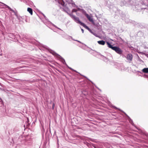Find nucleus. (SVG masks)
<instances>
[{
  "mask_svg": "<svg viewBox=\"0 0 148 148\" xmlns=\"http://www.w3.org/2000/svg\"><path fill=\"white\" fill-rule=\"evenodd\" d=\"M51 53H52V54L53 55H55L56 56L58 57L60 59L61 61L64 64H66V65L68 67V68L70 69L71 70L73 71H75L76 72H77V71L72 68L68 66V65H67L66 63L65 62V60L64 59H63L61 56L59 55H58V54L56 53L55 52L52 51V52H51Z\"/></svg>",
  "mask_w": 148,
  "mask_h": 148,
  "instance_id": "1",
  "label": "nucleus"
},
{
  "mask_svg": "<svg viewBox=\"0 0 148 148\" xmlns=\"http://www.w3.org/2000/svg\"><path fill=\"white\" fill-rule=\"evenodd\" d=\"M69 15L70 17L75 21L77 23L80 24L81 25L83 23L82 22L79 20V18L78 17H76L75 15L72 14H69Z\"/></svg>",
  "mask_w": 148,
  "mask_h": 148,
  "instance_id": "2",
  "label": "nucleus"
},
{
  "mask_svg": "<svg viewBox=\"0 0 148 148\" xmlns=\"http://www.w3.org/2000/svg\"><path fill=\"white\" fill-rule=\"evenodd\" d=\"M113 50L120 55H121L122 54L123 51L118 47L115 46Z\"/></svg>",
  "mask_w": 148,
  "mask_h": 148,
  "instance_id": "3",
  "label": "nucleus"
},
{
  "mask_svg": "<svg viewBox=\"0 0 148 148\" xmlns=\"http://www.w3.org/2000/svg\"><path fill=\"white\" fill-rule=\"evenodd\" d=\"M68 3H70L71 0H64ZM57 2L59 4H60L61 5L64 6L65 4V3L64 1V0H57Z\"/></svg>",
  "mask_w": 148,
  "mask_h": 148,
  "instance_id": "4",
  "label": "nucleus"
},
{
  "mask_svg": "<svg viewBox=\"0 0 148 148\" xmlns=\"http://www.w3.org/2000/svg\"><path fill=\"white\" fill-rule=\"evenodd\" d=\"M0 3L2 4V5H0L2 6L3 7V8H5L6 7L7 8H8L10 11H11L12 12H15L10 7L8 6L7 5L3 3L2 2H0Z\"/></svg>",
  "mask_w": 148,
  "mask_h": 148,
  "instance_id": "5",
  "label": "nucleus"
},
{
  "mask_svg": "<svg viewBox=\"0 0 148 148\" xmlns=\"http://www.w3.org/2000/svg\"><path fill=\"white\" fill-rule=\"evenodd\" d=\"M126 58L129 61V62H130L132 59V55L131 53L128 54L127 55Z\"/></svg>",
  "mask_w": 148,
  "mask_h": 148,
  "instance_id": "6",
  "label": "nucleus"
},
{
  "mask_svg": "<svg viewBox=\"0 0 148 148\" xmlns=\"http://www.w3.org/2000/svg\"><path fill=\"white\" fill-rule=\"evenodd\" d=\"M124 113L127 116L128 118V119L129 121V122H130V123L133 126H134L135 127V124L134 123L133 121L130 118V117L128 116L125 112H124Z\"/></svg>",
  "mask_w": 148,
  "mask_h": 148,
  "instance_id": "7",
  "label": "nucleus"
},
{
  "mask_svg": "<svg viewBox=\"0 0 148 148\" xmlns=\"http://www.w3.org/2000/svg\"><path fill=\"white\" fill-rule=\"evenodd\" d=\"M86 16L90 21L92 23L94 22L92 18H91L88 14H86Z\"/></svg>",
  "mask_w": 148,
  "mask_h": 148,
  "instance_id": "8",
  "label": "nucleus"
},
{
  "mask_svg": "<svg viewBox=\"0 0 148 148\" xmlns=\"http://www.w3.org/2000/svg\"><path fill=\"white\" fill-rule=\"evenodd\" d=\"M81 25L82 26L86 29L88 30L90 32H92L91 30L84 23H82Z\"/></svg>",
  "mask_w": 148,
  "mask_h": 148,
  "instance_id": "9",
  "label": "nucleus"
},
{
  "mask_svg": "<svg viewBox=\"0 0 148 148\" xmlns=\"http://www.w3.org/2000/svg\"><path fill=\"white\" fill-rule=\"evenodd\" d=\"M81 25L82 26L86 29L88 30L90 32H92L91 30L84 23H82Z\"/></svg>",
  "mask_w": 148,
  "mask_h": 148,
  "instance_id": "10",
  "label": "nucleus"
},
{
  "mask_svg": "<svg viewBox=\"0 0 148 148\" xmlns=\"http://www.w3.org/2000/svg\"><path fill=\"white\" fill-rule=\"evenodd\" d=\"M107 44L108 47L111 48L112 50H113L115 46H113L110 43L108 42H107Z\"/></svg>",
  "mask_w": 148,
  "mask_h": 148,
  "instance_id": "11",
  "label": "nucleus"
},
{
  "mask_svg": "<svg viewBox=\"0 0 148 148\" xmlns=\"http://www.w3.org/2000/svg\"><path fill=\"white\" fill-rule=\"evenodd\" d=\"M27 11L31 15H32L33 14V10L32 9L30 8H28L27 9Z\"/></svg>",
  "mask_w": 148,
  "mask_h": 148,
  "instance_id": "12",
  "label": "nucleus"
},
{
  "mask_svg": "<svg viewBox=\"0 0 148 148\" xmlns=\"http://www.w3.org/2000/svg\"><path fill=\"white\" fill-rule=\"evenodd\" d=\"M97 42L100 45H104L105 44V42L104 40H102L98 41Z\"/></svg>",
  "mask_w": 148,
  "mask_h": 148,
  "instance_id": "13",
  "label": "nucleus"
},
{
  "mask_svg": "<svg viewBox=\"0 0 148 148\" xmlns=\"http://www.w3.org/2000/svg\"><path fill=\"white\" fill-rule=\"evenodd\" d=\"M73 7H75L76 6V7H77V6H76L75 3L73 2L71 0L70 2V3H69Z\"/></svg>",
  "mask_w": 148,
  "mask_h": 148,
  "instance_id": "14",
  "label": "nucleus"
},
{
  "mask_svg": "<svg viewBox=\"0 0 148 148\" xmlns=\"http://www.w3.org/2000/svg\"><path fill=\"white\" fill-rule=\"evenodd\" d=\"M142 71L144 73H148V68H145L142 70Z\"/></svg>",
  "mask_w": 148,
  "mask_h": 148,
  "instance_id": "15",
  "label": "nucleus"
},
{
  "mask_svg": "<svg viewBox=\"0 0 148 148\" xmlns=\"http://www.w3.org/2000/svg\"><path fill=\"white\" fill-rule=\"evenodd\" d=\"M38 48L39 49L41 50L42 49L41 47H43V46L41 44H40V43L38 42Z\"/></svg>",
  "mask_w": 148,
  "mask_h": 148,
  "instance_id": "16",
  "label": "nucleus"
},
{
  "mask_svg": "<svg viewBox=\"0 0 148 148\" xmlns=\"http://www.w3.org/2000/svg\"><path fill=\"white\" fill-rule=\"evenodd\" d=\"M25 3L27 5H29V4L32 5V2L29 1V0H27V1H25Z\"/></svg>",
  "mask_w": 148,
  "mask_h": 148,
  "instance_id": "17",
  "label": "nucleus"
},
{
  "mask_svg": "<svg viewBox=\"0 0 148 148\" xmlns=\"http://www.w3.org/2000/svg\"><path fill=\"white\" fill-rule=\"evenodd\" d=\"M30 123H29V122H26L25 123V124H24V127L25 128V127L26 128L28 127Z\"/></svg>",
  "mask_w": 148,
  "mask_h": 148,
  "instance_id": "18",
  "label": "nucleus"
},
{
  "mask_svg": "<svg viewBox=\"0 0 148 148\" xmlns=\"http://www.w3.org/2000/svg\"><path fill=\"white\" fill-rule=\"evenodd\" d=\"M81 12L83 14H84L85 16L86 15V14H87V13H86V11L83 9H82Z\"/></svg>",
  "mask_w": 148,
  "mask_h": 148,
  "instance_id": "19",
  "label": "nucleus"
},
{
  "mask_svg": "<svg viewBox=\"0 0 148 148\" xmlns=\"http://www.w3.org/2000/svg\"><path fill=\"white\" fill-rule=\"evenodd\" d=\"M68 10H69V9L68 8H67L66 9H65L64 8H63V11H64L65 12H66L69 15V14H69L68 13Z\"/></svg>",
  "mask_w": 148,
  "mask_h": 148,
  "instance_id": "20",
  "label": "nucleus"
},
{
  "mask_svg": "<svg viewBox=\"0 0 148 148\" xmlns=\"http://www.w3.org/2000/svg\"><path fill=\"white\" fill-rule=\"evenodd\" d=\"M31 43H32L36 45V41H34V40H32L31 41Z\"/></svg>",
  "mask_w": 148,
  "mask_h": 148,
  "instance_id": "21",
  "label": "nucleus"
},
{
  "mask_svg": "<svg viewBox=\"0 0 148 148\" xmlns=\"http://www.w3.org/2000/svg\"><path fill=\"white\" fill-rule=\"evenodd\" d=\"M9 36H10V37L11 38H14V36L13 34H10Z\"/></svg>",
  "mask_w": 148,
  "mask_h": 148,
  "instance_id": "22",
  "label": "nucleus"
},
{
  "mask_svg": "<svg viewBox=\"0 0 148 148\" xmlns=\"http://www.w3.org/2000/svg\"><path fill=\"white\" fill-rule=\"evenodd\" d=\"M69 37L70 38H71V39H72L73 40H74L76 41H77L78 42H79L80 43H81V42L80 41H79V40H74L73 39H72V36H69Z\"/></svg>",
  "mask_w": 148,
  "mask_h": 148,
  "instance_id": "23",
  "label": "nucleus"
},
{
  "mask_svg": "<svg viewBox=\"0 0 148 148\" xmlns=\"http://www.w3.org/2000/svg\"><path fill=\"white\" fill-rule=\"evenodd\" d=\"M42 15L43 16V17H44V18H45V19L47 21H48V19L46 17L45 15L44 14H43L42 13Z\"/></svg>",
  "mask_w": 148,
  "mask_h": 148,
  "instance_id": "24",
  "label": "nucleus"
},
{
  "mask_svg": "<svg viewBox=\"0 0 148 148\" xmlns=\"http://www.w3.org/2000/svg\"><path fill=\"white\" fill-rule=\"evenodd\" d=\"M77 11V9H73L72 10V12H76Z\"/></svg>",
  "mask_w": 148,
  "mask_h": 148,
  "instance_id": "25",
  "label": "nucleus"
},
{
  "mask_svg": "<svg viewBox=\"0 0 148 148\" xmlns=\"http://www.w3.org/2000/svg\"><path fill=\"white\" fill-rule=\"evenodd\" d=\"M113 108H115V109H118V108H117L116 107H115V106H113ZM119 109V110L121 111V112H123V111L122 110H120L119 109Z\"/></svg>",
  "mask_w": 148,
  "mask_h": 148,
  "instance_id": "26",
  "label": "nucleus"
},
{
  "mask_svg": "<svg viewBox=\"0 0 148 148\" xmlns=\"http://www.w3.org/2000/svg\"><path fill=\"white\" fill-rule=\"evenodd\" d=\"M52 25L54 26L55 27H56V28H57L58 29H60L61 30V29L59 28H58L56 26V25H54L53 24H52Z\"/></svg>",
  "mask_w": 148,
  "mask_h": 148,
  "instance_id": "27",
  "label": "nucleus"
},
{
  "mask_svg": "<svg viewBox=\"0 0 148 148\" xmlns=\"http://www.w3.org/2000/svg\"><path fill=\"white\" fill-rule=\"evenodd\" d=\"M82 9H80V8H78V9H77V11H80L81 12L82 11Z\"/></svg>",
  "mask_w": 148,
  "mask_h": 148,
  "instance_id": "28",
  "label": "nucleus"
},
{
  "mask_svg": "<svg viewBox=\"0 0 148 148\" xmlns=\"http://www.w3.org/2000/svg\"><path fill=\"white\" fill-rule=\"evenodd\" d=\"M16 36H17V37H16V38H20V37L19 35H17Z\"/></svg>",
  "mask_w": 148,
  "mask_h": 148,
  "instance_id": "29",
  "label": "nucleus"
},
{
  "mask_svg": "<svg viewBox=\"0 0 148 148\" xmlns=\"http://www.w3.org/2000/svg\"><path fill=\"white\" fill-rule=\"evenodd\" d=\"M27 121L26 122H27V123L29 122V119L28 118H27Z\"/></svg>",
  "mask_w": 148,
  "mask_h": 148,
  "instance_id": "30",
  "label": "nucleus"
},
{
  "mask_svg": "<svg viewBox=\"0 0 148 148\" xmlns=\"http://www.w3.org/2000/svg\"><path fill=\"white\" fill-rule=\"evenodd\" d=\"M81 30L82 31V33H84V30L83 29H81Z\"/></svg>",
  "mask_w": 148,
  "mask_h": 148,
  "instance_id": "31",
  "label": "nucleus"
},
{
  "mask_svg": "<svg viewBox=\"0 0 148 148\" xmlns=\"http://www.w3.org/2000/svg\"><path fill=\"white\" fill-rule=\"evenodd\" d=\"M91 33H92L94 35H95H95H96V34H94V33H93V32H91Z\"/></svg>",
  "mask_w": 148,
  "mask_h": 148,
  "instance_id": "32",
  "label": "nucleus"
},
{
  "mask_svg": "<svg viewBox=\"0 0 148 148\" xmlns=\"http://www.w3.org/2000/svg\"><path fill=\"white\" fill-rule=\"evenodd\" d=\"M54 104L53 103V109L54 108Z\"/></svg>",
  "mask_w": 148,
  "mask_h": 148,
  "instance_id": "33",
  "label": "nucleus"
},
{
  "mask_svg": "<svg viewBox=\"0 0 148 148\" xmlns=\"http://www.w3.org/2000/svg\"><path fill=\"white\" fill-rule=\"evenodd\" d=\"M38 17H39V18L40 19H41V18H40V16H39L38 15Z\"/></svg>",
  "mask_w": 148,
  "mask_h": 148,
  "instance_id": "34",
  "label": "nucleus"
},
{
  "mask_svg": "<svg viewBox=\"0 0 148 148\" xmlns=\"http://www.w3.org/2000/svg\"><path fill=\"white\" fill-rule=\"evenodd\" d=\"M37 11H38V13L39 12L40 13V12L39 11V10H38Z\"/></svg>",
  "mask_w": 148,
  "mask_h": 148,
  "instance_id": "35",
  "label": "nucleus"
},
{
  "mask_svg": "<svg viewBox=\"0 0 148 148\" xmlns=\"http://www.w3.org/2000/svg\"><path fill=\"white\" fill-rule=\"evenodd\" d=\"M55 0L57 2V0Z\"/></svg>",
  "mask_w": 148,
  "mask_h": 148,
  "instance_id": "36",
  "label": "nucleus"
},
{
  "mask_svg": "<svg viewBox=\"0 0 148 148\" xmlns=\"http://www.w3.org/2000/svg\"><path fill=\"white\" fill-rule=\"evenodd\" d=\"M144 76H145V75H144ZM146 76H147V75H146Z\"/></svg>",
  "mask_w": 148,
  "mask_h": 148,
  "instance_id": "37",
  "label": "nucleus"
}]
</instances>
